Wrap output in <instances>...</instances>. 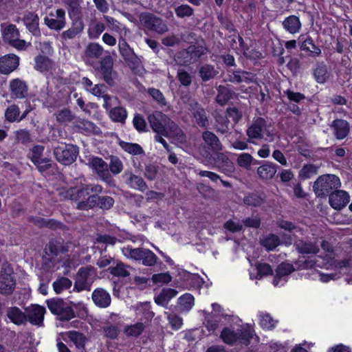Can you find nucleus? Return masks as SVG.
<instances>
[{
    "mask_svg": "<svg viewBox=\"0 0 352 352\" xmlns=\"http://www.w3.org/2000/svg\"><path fill=\"white\" fill-rule=\"evenodd\" d=\"M187 109L192 121L199 126L207 128L209 124L208 116L205 109L195 100H190L187 103Z\"/></svg>",
    "mask_w": 352,
    "mask_h": 352,
    "instance_id": "nucleus-12",
    "label": "nucleus"
},
{
    "mask_svg": "<svg viewBox=\"0 0 352 352\" xmlns=\"http://www.w3.org/2000/svg\"><path fill=\"white\" fill-rule=\"evenodd\" d=\"M122 177L124 183L131 188L144 192L148 189V186L144 179L134 174L131 170H125Z\"/></svg>",
    "mask_w": 352,
    "mask_h": 352,
    "instance_id": "nucleus-18",
    "label": "nucleus"
},
{
    "mask_svg": "<svg viewBox=\"0 0 352 352\" xmlns=\"http://www.w3.org/2000/svg\"><path fill=\"white\" fill-rule=\"evenodd\" d=\"M20 58L14 54H8L0 58V73L8 74L13 72L19 65Z\"/></svg>",
    "mask_w": 352,
    "mask_h": 352,
    "instance_id": "nucleus-25",
    "label": "nucleus"
},
{
    "mask_svg": "<svg viewBox=\"0 0 352 352\" xmlns=\"http://www.w3.org/2000/svg\"><path fill=\"white\" fill-rule=\"evenodd\" d=\"M122 254L129 260L146 267L154 266L158 260L157 255L151 250L144 248L123 247Z\"/></svg>",
    "mask_w": 352,
    "mask_h": 352,
    "instance_id": "nucleus-2",
    "label": "nucleus"
},
{
    "mask_svg": "<svg viewBox=\"0 0 352 352\" xmlns=\"http://www.w3.org/2000/svg\"><path fill=\"white\" fill-rule=\"evenodd\" d=\"M165 133L166 135H163L164 137L174 138L180 142H183L186 140V135L183 131L170 118L166 125Z\"/></svg>",
    "mask_w": 352,
    "mask_h": 352,
    "instance_id": "nucleus-28",
    "label": "nucleus"
},
{
    "mask_svg": "<svg viewBox=\"0 0 352 352\" xmlns=\"http://www.w3.org/2000/svg\"><path fill=\"white\" fill-rule=\"evenodd\" d=\"M272 269L269 264L258 263L253 268L252 271H250V275L252 279H261L264 276L272 275Z\"/></svg>",
    "mask_w": 352,
    "mask_h": 352,
    "instance_id": "nucleus-38",
    "label": "nucleus"
},
{
    "mask_svg": "<svg viewBox=\"0 0 352 352\" xmlns=\"http://www.w3.org/2000/svg\"><path fill=\"white\" fill-rule=\"evenodd\" d=\"M341 183L338 177L335 175L320 176L314 182L313 189L317 197L327 195L331 190L340 187Z\"/></svg>",
    "mask_w": 352,
    "mask_h": 352,
    "instance_id": "nucleus-5",
    "label": "nucleus"
},
{
    "mask_svg": "<svg viewBox=\"0 0 352 352\" xmlns=\"http://www.w3.org/2000/svg\"><path fill=\"white\" fill-rule=\"evenodd\" d=\"M118 50L121 56L125 60L128 66L133 72H137L141 66L142 61L121 35L118 40Z\"/></svg>",
    "mask_w": 352,
    "mask_h": 352,
    "instance_id": "nucleus-7",
    "label": "nucleus"
},
{
    "mask_svg": "<svg viewBox=\"0 0 352 352\" xmlns=\"http://www.w3.org/2000/svg\"><path fill=\"white\" fill-rule=\"evenodd\" d=\"M215 130L217 133H220L228 137L230 134L229 129V120L225 117H218L216 119Z\"/></svg>",
    "mask_w": 352,
    "mask_h": 352,
    "instance_id": "nucleus-53",
    "label": "nucleus"
},
{
    "mask_svg": "<svg viewBox=\"0 0 352 352\" xmlns=\"http://www.w3.org/2000/svg\"><path fill=\"white\" fill-rule=\"evenodd\" d=\"M16 286V279L12 268L7 264L0 271V294L8 296L12 294Z\"/></svg>",
    "mask_w": 352,
    "mask_h": 352,
    "instance_id": "nucleus-10",
    "label": "nucleus"
},
{
    "mask_svg": "<svg viewBox=\"0 0 352 352\" xmlns=\"http://www.w3.org/2000/svg\"><path fill=\"white\" fill-rule=\"evenodd\" d=\"M321 259L319 256L315 257H309L307 259L305 260H299L298 264L299 267L302 269H311L314 267H322L324 266V263L320 262Z\"/></svg>",
    "mask_w": 352,
    "mask_h": 352,
    "instance_id": "nucleus-49",
    "label": "nucleus"
},
{
    "mask_svg": "<svg viewBox=\"0 0 352 352\" xmlns=\"http://www.w3.org/2000/svg\"><path fill=\"white\" fill-rule=\"evenodd\" d=\"M45 24L50 29L60 30L65 25V12L63 9L50 12L44 19Z\"/></svg>",
    "mask_w": 352,
    "mask_h": 352,
    "instance_id": "nucleus-15",
    "label": "nucleus"
},
{
    "mask_svg": "<svg viewBox=\"0 0 352 352\" xmlns=\"http://www.w3.org/2000/svg\"><path fill=\"white\" fill-rule=\"evenodd\" d=\"M295 270L294 266L290 263H282L276 270V276L274 277L273 283L275 286L278 285L280 280L290 274Z\"/></svg>",
    "mask_w": 352,
    "mask_h": 352,
    "instance_id": "nucleus-41",
    "label": "nucleus"
},
{
    "mask_svg": "<svg viewBox=\"0 0 352 352\" xmlns=\"http://www.w3.org/2000/svg\"><path fill=\"white\" fill-rule=\"evenodd\" d=\"M83 28L82 22L80 20H77L69 29L62 33L61 36L65 40L73 39L83 30Z\"/></svg>",
    "mask_w": 352,
    "mask_h": 352,
    "instance_id": "nucleus-45",
    "label": "nucleus"
},
{
    "mask_svg": "<svg viewBox=\"0 0 352 352\" xmlns=\"http://www.w3.org/2000/svg\"><path fill=\"white\" fill-rule=\"evenodd\" d=\"M105 25L100 21L92 22L89 28V36L91 38H97L104 31Z\"/></svg>",
    "mask_w": 352,
    "mask_h": 352,
    "instance_id": "nucleus-56",
    "label": "nucleus"
},
{
    "mask_svg": "<svg viewBox=\"0 0 352 352\" xmlns=\"http://www.w3.org/2000/svg\"><path fill=\"white\" fill-rule=\"evenodd\" d=\"M45 251L49 255L56 256L60 252L63 251V246L58 241H51L47 245Z\"/></svg>",
    "mask_w": 352,
    "mask_h": 352,
    "instance_id": "nucleus-62",
    "label": "nucleus"
},
{
    "mask_svg": "<svg viewBox=\"0 0 352 352\" xmlns=\"http://www.w3.org/2000/svg\"><path fill=\"white\" fill-rule=\"evenodd\" d=\"M201 138L208 148L213 152H219L223 146L219 138L212 132L205 131L202 133Z\"/></svg>",
    "mask_w": 352,
    "mask_h": 352,
    "instance_id": "nucleus-31",
    "label": "nucleus"
},
{
    "mask_svg": "<svg viewBox=\"0 0 352 352\" xmlns=\"http://www.w3.org/2000/svg\"><path fill=\"white\" fill-rule=\"evenodd\" d=\"M349 201L350 197L348 192L342 190L331 192L329 198L331 206L336 210L343 208L349 204Z\"/></svg>",
    "mask_w": 352,
    "mask_h": 352,
    "instance_id": "nucleus-23",
    "label": "nucleus"
},
{
    "mask_svg": "<svg viewBox=\"0 0 352 352\" xmlns=\"http://www.w3.org/2000/svg\"><path fill=\"white\" fill-rule=\"evenodd\" d=\"M131 268V267L130 265L118 261L115 266H111L109 267V273L114 276L126 278L130 275L129 269Z\"/></svg>",
    "mask_w": 352,
    "mask_h": 352,
    "instance_id": "nucleus-39",
    "label": "nucleus"
},
{
    "mask_svg": "<svg viewBox=\"0 0 352 352\" xmlns=\"http://www.w3.org/2000/svg\"><path fill=\"white\" fill-rule=\"evenodd\" d=\"M214 167L226 175L234 173L235 167L232 160L223 153H218L214 159Z\"/></svg>",
    "mask_w": 352,
    "mask_h": 352,
    "instance_id": "nucleus-20",
    "label": "nucleus"
},
{
    "mask_svg": "<svg viewBox=\"0 0 352 352\" xmlns=\"http://www.w3.org/2000/svg\"><path fill=\"white\" fill-rule=\"evenodd\" d=\"M110 171L113 175H118L123 170V164L122 161L116 156H111L110 163L108 165Z\"/></svg>",
    "mask_w": 352,
    "mask_h": 352,
    "instance_id": "nucleus-63",
    "label": "nucleus"
},
{
    "mask_svg": "<svg viewBox=\"0 0 352 352\" xmlns=\"http://www.w3.org/2000/svg\"><path fill=\"white\" fill-rule=\"evenodd\" d=\"M284 30L292 34L298 33L301 29L302 24L298 16L290 15L286 17L282 22Z\"/></svg>",
    "mask_w": 352,
    "mask_h": 352,
    "instance_id": "nucleus-33",
    "label": "nucleus"
},
{
    "mask_svg": "<svg viewBox=\"0 0 352 352\" xmlns=\"http://www.w3.org/2000/svg\"><path fill=\"white\" fill-rule=\"evenodd\" d=\"M330 127L333 130V135L337 140L345 138L350 130L349 124L342 119H336L332 122Z\"/></svg>",
    "mask_w": 352,
    "mask_h": 352,
    "instance_id": "nucleus-26",
    "label": "nucleus"
},
{
    "mask_svg": "<svg viewBox=\"0 0 352 352\" xmlns=\"http://www.w3.org/2000/svg\"><path fill=\"white\" fill-rule=\"evenodd\" d=\"M99 72L102 79L109 86H114L118 76L117 72L113 69V60L111 55L102 58L99 66L95 69Z\"/></svg>",
    "mask_w": 352,
    "mask_h": 352,
    "instance_id": "nucleus-8",
    "label": "nucleus"
},
{
    "mask_svg": "<svg viewBox=\"0 0 352 352\" xmlns=\"http://www.w3.org/2000/svg\"><path fill=\"white\" fill-rule=\"evenodd\" d=\"M69 8V14L72 17L79 18L81 14L82 0H65Z\"/></svg>",
    "mask_w": 352,
    "mask_h": 352,
    "instance_id": "nucleus-50",
    "label": "nucleus"
},
{
    "mask_svg": "<svg viewBox=\"0 0 352 352\" xmlns=\"http://www.w3.org/2000/svg\"><path fill=\"white\" fill-rule=\"evenodd\" d=\"M104 50L98 43H90L85 48L83 60L87 64L92 65L96 60L100 58Z\"/></svg>",
    "mask_w": 352,
    "mask_h": 352,
    "instance_id": "nucleus-19",
    "label": "nucleus"
},
{
    "mask_svg": "<svg viewBox=\"0 0 352 352\" xmlns=\"http://www.w3.org/2000/svg\"><path fill=\"white\" fill-rule=\"evenodd\" d=\"M54 155L58 162L70 165L77 158L78 148L73 144H62L54 148Z\"/></svg>",
    "mask_w": 352,
    "mask_h": 352,
    "instance_id": "nucleus-9",
    "label": "nucleus"
},
{
    "mask_svg": "<svg viewBox=\"0 0 352 352\" xmlns=\"http://www.w3.org/2000/svg\"><path fill=\"white\" fill-rule=\"evenodd\" d=\"M165 133L166 135H163L164 137L174 138L180 142H183L186 140V135L183 131L170 118L166 125Z\"/></svg>",
    "mask_w": 352,
    "mask_h": 352,
    "instance_id": "nucleus-29",
    "label": "nucleus"
},
{
    "mask_svg": "<svg viewBox=\"0 0 352 352\" xmlns=\"http://www.w3.org/2000/svg\"><path fill=\"white\" fill-rule=\"evenodd\" d=\"M45 311L44 307L32 305L25 309L23 320H28L32 324L40 326L43 323Z\"/></svg>",
    "mask_w": 352,
    "mask_h": 352,
    "instance_id": "nucleus-16",
    "label": "nucleus"
},
{
    "mask_svg": "<svg viewBox=\"0 0 352 352\" xmlns=\"http://www.w3.org/2000/svg\"><path fill=\"white\" fill-rule=\"evenodd\" d=\"M7 316L11 322L16 324H21L22 323V314L18 307H10L8 309Z\"/></svg>",
    "mask_w": 352,
    "mask_h": 352,
    "instance_id": "nucleus-58",
    "label": "nucleus"
},
{
    "mask_svg": "<svg viewBox=\"0 0 352 352\" xmlns=\"http://www.w3.org/2000/svg\"><path fill=\"white\" fill-rule=\"evenodd\" d=\"M217 91L218 93L215 100L221 106H224L234 95V92L223 85L219 86Z\"/></svg>",
    "mask_w": 352,
    "mask_h": 352,
    "instance_id": "nucleus-42",
    "label": "nucleus"
},
{
    "mask_svg": "<svg viewBox=\"0 0 352 352\" xmlns=\"http://www.w3.org/2000/svg\"><path fill=\"white\" fill-rule=\"evenodd\" d=\"M198 72L199 77L204 82L214 78L219 74L214 66L210 64H204L200 66Z\"/></svg>",
    "mask_w": 352,
    "mask_h": 352,
    "instance_id": "nucleus-40",
    "label": "nucleus"
},
{
    "mask_svg": "<svg viewBox=\"0 0 352 352\" xmlns=\"http://www.w3.org/2000/svg\"><path fill=\"white\" fill-rule=\"evenodd\" d=\"M194 297L190 294H185L178 298V306L181 311H188L194 305Z\"/></svg>",
    "mask_w": 352,
    "mask_h": 352,
    "instance_id": "nucleus-47",
    "label": "nucleus"
},
{
    "mask_svg": "<svg viewBox=\"0 0 352 352\" xmlns=\"http://www.w3.org/2000/svg\"><path fill=\"white\" fill-rule=\"evenodd\" d=\"M47 305L51 312L58 316L60 320H69L75 317L72 306L74 307H81L83 305L82 302H74L71 301L67 305L63 299L53 298L47 301Z\"/></svg>",
    "mask_w": 352,
    "mask_h": 352,
    "instance_id": "nucleus-4",
    "label": "nucleus"
},
{
    "mask_svg": "<svg viewBox=\"0 0 352 352\" xmlns=\"http://www.w3.org/2000/svg\"><path fill=\"white\" fill-rule=\"evenodd\" d=\"M276 167L277 166L272 162H266L257 168V173L262 179L269 180L275 175Z\"/></svg>",
    "mask_w": 352,
    "mask_h": 352,
    "instance_id": "nucleus-37",
    "label": "nucleus"
},
{
    "mask_svg": "<svg viewBox=\"0 0 352 352\" xmlns=\"http://www.w3.org/2000/svg\"><path fill=\"white\" fill-rule=\"evenodd\" d=\"M103 188L98 184L83 185L80 188H69L60 189L58 195L63 199H69L77 203L76 208L80 210H88L94 207L102 210H109L114 204V199L110 196H99Z\"/></svg>",
    "mask_w": 352,
    "mask_h": 352,
    "instance_id": "nucleus-1",
    "label": "nucleus"
},
{
    "mask_svg": "<svg viewBox=\"0 0 352 352\" xmlns=\"http://www.w3.org/2000/svg\"><path fill=\"white\" fill-rule=\"evenodd\" d=\"M142 25L147 30L163 34L168 32L166 23L161 18L151 14H142L140 16Z\"/></svg>",
    "mask_w": 352,
    "mask_h": 352,
    "instance_id": "nucleus-11",
    "label": "nucleus"
},
{
    "mask_svg": "<svg viewBox=\"0 0 352 352\" xmlns=\"http://www.w3.org/2000/svg\"><path fill=\"white\" fill-rule=\"evenodd\" d=\"M177 78L184 87H189L192 83V76L184 69H179L177 72Z\"/></svg>",
    "mask_w": 352,
    "mask_h": 352,
    "instance_id": "nucleus-61",
    "label": "nucleus"
},
{
    "mask_svg": "<svg viewBox=\"0 0 352 352\" xmlns=\"http://www.w3.org/2000/svg\"><path fill=\"white\" fill-rule=\"evenodd\" d=\"M206 53V48L201 45H190L187 49L179 51L175 56V63L181 66L194 63Z\"/></svg>",
    "mask_w": 352,
    "mask_h": 352,
    "instance_id": "nucleus-6",
    "label": "nucleus"
},
{
    "mask_svg": "<svg viewBox=\"0 0 352 352\" xmlns=\"http://www.w3.org/2000/svg\"><path fill=\"white\" fill-rule=\"evenodd\" d=\"M294 245L298 252L302 254H316L320 250L316 241L297 239L294 241Z\"/></svg>",
    "mask_w": 352,
    "mask_h": 352,
    "instance_id": "nucleus-21",
    "label": "nucleus"
},
{
    "mask_svg": "<svg viewBox=\"0 0 352 352\" xmlns=\"http://www.w3.org/2000/svg\"><path fill=\"white\" fill-rule=\"evenodd\" d=\"M300 50L302 51H307L310 52V56L312 57L319 56L322 52L319 47L316 46L311 38H306L300 46Z\"/></svg>",
    "mask_w": 352,
    "mask_h": 352,
    "instance_id": "nucleus-46",
    "label": "nucleus"
},
{
    "mask_svg": "<svg viewBox=\"0 0 352 352\" xmlns=\"http://www.w3.org/2000/svg\"><path fill=\"white\" fill-rule=\"evenodd\" d=\"M168 118V116L158 111H154L148 116V120L153 131L162 135H166L165 128Z\"/></svg>",
    "mask_w": 352,
    "mask_h": 352,
    "instance_id": "nucleus-17",
    "label": "nucleus"
},
{
    "mask_svg": "<svg viewBox=\"0 0 352 352\" xmlns=\"http://www.w3.org/2000/svg\"><path fill=\"white\" fill-rule=\"evenodd\" d=\"M54 65V62L47 56L38 55L35 58V69L41 72L51 70Z\"/></svg>",
    "mask_w": 352,
    "mask_h": 352,
    "instance_id": "nucleus-43",
    "label": "nucleus"
},
{
    "mask_svg": "<svg viewBox=\"0 0 352 352\" xmlns=\"http://www.w3.org/2000/svg\"><path fill=\"white\" fill-rule=\"evenodd\" d=\"M165 133L166 135H163L164 137L174 138L180 142H183L186 140V135L183 131L170 118L166 125Z\"/></svg>",
    "mask_w": 352,
    "mask_h": 352,
    "instance_id": "nucleus-27",
    "label": "nucleus"
},
{
    "mask_svg": "<svg viewBox=\"0 0 352 352\" xmlns=\"http://www.w3.org/2000/svg\"><path fill=\"white\" fill-rule=\"evenodd\" d=\"M266 131V121L263 118H256L247 130L250 139H261Z\"/></svg>",
    "mask_w": 352,
    "mask_h": 352,
    "instance_id": "nucleus-24",
    "label": "nucleus"
},
{
    "mask_svg": "<svg viewBox=\"0 0 352 352\" xmlns=\"http://www.w3.org/2000/svg\"><path fill=\"white\" fill-rule=\"evenodd\" d=\"M253 160L250 154L243 153L238 156L236 162L240 167L249 170L250 169Z\"/></svg>",
    "mask_w": 352,
    "mask_h": 352,
    "instance_id": "nucleus-64",
    "label": "nucleus"
},
{
    "mask_svg": "<svg viewBox=\"0 0 352 352\" xmlns=\"http://www.w3.org/2000/svg\"><path fill=\"white\" fill-rule=\"evenodd\" d=\"M65 335L77 349H84L87 339L83 333L76 331H69L66 332Z\"/></svg>",
    "mask_w": 352,
    "mask_h": 352,
    "instance_id": "nucleus-44",
    "label": "nucleus"
},
{
    "mask_svg": "<svg viewBox=\"0 0 352 352\" xmlns=\"http://www.w3.org/2000/svg\"><path fill=\"white\" fill-rule=\"evenodd\" d=\"M318 167L314 164L304 165L299 171L298 177L301 179H309L318 173Z\"/></svg>",
    "mask_w": 352,
    "mask_h": 352,
    "instance_id": "nucleus-52",
    "label": "nucleus"
},
{
    "mask_svg": "<svg viewBox=\"0 0 352 352\" xmlns=\"http://www.w3.org/2000/svg\"><path fill=\"white\" fill-rule=\"evenodd\" d=\"M89 166L96 171L98 177L111 187L116 186L115 180L109 171L108 164L100 157H92Z\"/></svg>",
    "mask_w": 352,
    "mask_h": 352,
    "instance_id": "nucleus-13",
    "label": "nucleus"
},
{
    "mask_svg": "<svg viewBox=\"0 0 352 352\" xmlns=\"http://www.w3.org/2000/svg\"><path fill=\"white\" fill-rule=\"evenodd\" d=\"M146 325L143 322H137L134 324L127 325L124 329V333L130 337H138L145 329Z\"/></svg>",
    "mask_w": 352,
    "mask_h": 352,
    "instance_id": "nucleus-48",
    "label": "nucleus"
},
{
    "mask_svg": "<svg viewBox=\"0 0 352 352\" xmlns=\"http://www.w3.org/2000/svg\"><path fill=\"white\" fill-rule=\"evenodd\" d=\"M254 335V331L250 327L236 330L232 327H226L221 333V338L225 343L230 345L239 344L247 346Z\"/></svg>",
    "mask_w": 352,
    "mask_h": 352,
    "instance_id": "nucleus-3",
    "label": "nucleus"
},
{
    "mask_svg": "<svg viewBox=\"0 0 352 352\" xmlns=\"http://www.w3.org/2000/svg\"><path fill=\"white\" fill-rule=\"evenodd\" d=\"M104 19H105L107 26L110 30L116 32L120 35L123 30H124L125 32H126V28L124 26H122L119 21L113 17L109 16H104Z\"/></svg>",
    "mask_w": 352,
    "mask_h": 352,
    "instance_id": "nucleus-57",
    "label": "nucleus"
},
{
    "mask_svg": "<svg viewBox=\"0 0 352 352\" xmlns=\"http://www.w3.org/2000/svg\"><path fill=\"white\" fill-rule=\"evenodd\" d=\"M19 31L13 25H8L3 28V40L18 50L22 48V41L19 39Z\"/></svg>",
    "mask_w": 352,
    "mask_h": 352,
    "instance_id": "nucleus-22",
    "label": "nucleus"
},
{
    "mask_svg": "<svg viewBox=\"0 0 352 352\" xmlns=\"http://www.w3.org/2000/svg\"><path fill=\"white\" fill-rule=\"evenodd\" d=\"M94 268L91 266L80 267L76 274L74 289L78 292L89 290L92 283L90 276L94 273Z\"/></svg>",
    "mask_w": 352,
    "mask_h": 352,
    "instance_id": "nucleus-14",
    "label": "nucleus"
},
{
    "mask_svg": "<svg viewBox=\"0 0 352 352\" xmlns=\"http://www.w3.org/2000/svg\"><path fill=\"white\" fill-rule=\"evenodd\" d=\"M94 304L101 308H106L111 304V296L109 294L102 288L95 289L91 295Z\"/></svg>",
    "mask_w": 352,
    "mask_h": 352,
    "instance_id": "nucleus-32",
    "label": "nucleus"
},
{
    "mask_svg": "<svg viewBox=\"0 0 352 352\" xmlns=\"http://www.w3.org/2000/svg\"><path fill=\"white\" fill-rule=\"evenodd\" d=\"M228 80L231 82H254L256 81L255 75L253 74L241 70H237L234 72L231 75L229 76Z\"/></svg>",
    "mask_w": 352,
    "mask_h": 352,
    "instance_id": "nucleus-35",
    "label": "nucleus"
},
{
    "mask_svg": "<svg viewBox=\"0 0 352 352\" xmlns=\"http://www.w3.org/2000/svg\"><path fill=\"white\" fill-rule=\"evenodd\" d=\"M109 116L115 122H124L127 116V112L123 107H114L109 110Z\"/></svg>",
    "mask_w": 352,
    "mask_h": 352,
    "instance_id": "nucleus-54",
    "label": "nucleus"
},
{
    "mask_svg": "<svg viewBox=\"0 0 352 352\" xmlns=\"http://www.w3.org/2000/svg\"><path fill=\"white\" fill-rule=\"evenodd\" d=\"M165 133L166 135H163L164 137L174 138L180 142H183L186 140V135L183 131L170 118L166 125Z\"/></svg>",
    "mask_w": 352,
    "mask_h": 352,
    "instance_id": "nucleus-30",
    "label": "nucleus"
},
{
    "mask_svg": "<svg viewBox=\"0 0 352 352\" xmlns=\"http://www.w3.org/2000/svg\"><path fill=\"white\" fill-rule=\"evenodd\" d=\"M178 294L177 291L172 288H164L155 297V302L158 305L166 307L169 301Z\"/></svg>",
    "mask_w": 352,
    "mask_h": 352,
    "instance_id": "nucleus-36",
    "label": "nucleus"
},
{
    "mask_svg": "<svg viewBox=\"0 0 352 352\" xmlns=\"http://www.w3.org/2000/svg\"><path fill=\"white\" fill-rule=\"evenodd\" d=\"M72 285V280L66 277L58 278L53 283V288L56 294L62 293L63 291L69 289Z\"/></svg>",
    "mask_w": 352,
    "mask_h": 352,
    "instance_id": "nucleus-51",
    "label": "nucleus"
},
{
    "mask_svg": "<svg viewBox=\"0 0 352 352\" xmlns=\"http://www.w3.org/2000/svg\"><path fill=\"white\" fill-rule=\"evenodd\" d=\"M313 76L318 83L323 84L329 78L330 73L324 62L316 63L313 68Z\"/></svg>",
    "mask_w": 352,
    "mask_h": 352,
    "instance_id": "nucleus-34",
    "label": "nucleus"
},
{
    "mask_svg": "<svg viewBox=\"0 0 352 352\" xmlns=\"http://www.w3.org/2000/svg\"><path fill=\"white\" fill-rule=\"evenodd\" d=\"M75 118V116L68 109H63L58 111L56 114V120L60 123H67L72 122Z\"/></svg>",
    "mask_w": 352,
    "mask_h": 352,
    "instance_id": "nucleus-60",
    "label": "nucleus"
},
{
    "mask_svg": "<svg viewBox=\"0 0 352 352\" xmlns=\"http://www.w3.org/2000/svg\"><path fill=\"white\" fill-rule=\"evenodd\" d=\"M261 244L267 250H272L279 245V238L275 234H270L262 241Z\"/></svg>",
    "mask_w": 352,
    "mask_h": 352,
    "instance_id": "nucleus-59",
    "label": "nucleus"
},
{
    "mask_svg": "<svg viewBox=\"0 0 352 352\" xmlns=\"http://www.w3.org/2000/svg\"><path fill=\"white\" fill-rule=\"evenodd\" d=\"M120 145L122 149L130 154L134 155L144 154L142 147L138 144L121 142Z\"/></svg>",
    "mask_w": 352,
    "mask_h": 352,
    "instance_id": "nucleus-55",
    "label": "nucleus"
}]
</instances>
